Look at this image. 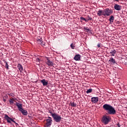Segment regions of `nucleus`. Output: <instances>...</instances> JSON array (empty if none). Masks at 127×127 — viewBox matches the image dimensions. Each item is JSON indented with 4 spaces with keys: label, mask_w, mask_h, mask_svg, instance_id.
Masks as SVG:
<instances>
[{
    "label": "nucleus",
    "mask_w": 127,
    "mask_h": 127,
    "mask_svg": "<svg viewBox=\"0 0 127 127\" xmlns=\"http://www.w3.org/2000/svg\"><path fill=\"white\" fill-rule=\"evenodd\" d=\"M103 109L108 112V115H116V110L111 105L105 104L103 106Z\"/></svg>",
    "instance_id": "f257e3e1"
},
{
    "label": "nucleus",
    "mask_w": 127,
    "mask_h": 127,
    "mask_svg": "<svg viewBox=\"0 0 127 127\" xmlns=\"http://www.w3.org/2000/svg\"><path fill=\"white\" fill-rule=\"evenodd\" d=\"M49 113L51 114V116H52V118L54 119V121H55L56 123H60V122H61L62 117H61L60 115L55 112L53 113L51 110H49Z\"/></svg>",
    "instance_id": "f03ea898"
},
{
    "label": "nucleus",
    "mask_w": 127,
    "mask_h": 127,
    "mask_svg": "<svg viewBox=\"0 0 127 127\" xmlns=\"http://www.w3.org/2000/svg\"><path fill=\"white\" fill-rule=\"evenodd\" d=\"M15 105L17 107L18 110L19 112H21V114H22L23 116H27V115H28V112L22 108V104L16 102Z\"/></svg>",
    "instance_id": "7ed1b4c3"
},
{
    "label": "nucleus",
    "mask_w": 127,
    "mask_h": 127,
    "mask_svg": "<svg viewBox=\"0 0 127 127\" xmlns=\"http://www.w3.org/2000/svg\"><path fill=\"white\" fill-rule=\"evenodd\" d=\"M110 121L111 118H110L109 116L107 115L103 116L101 119L102 123L105 125H108V124L110 123Z\"/></svg>",
    "instance_id": "20e7f679"
},
{
    "label": "nucleus",
    "mask_w": 127,
    "mask_h": 127,
    "mask_svg": "<svg viewBox=\"0 0 127 127\" xmlns=\"http://www.w3.org/2000/svg\"><path fill=\"white\" fill-rule=\"evenodd\" d=\"M111 13H113V10L110 9L109 8L103 10L104 16H110Z\"/></svg>",
    "instance_id": "39448f33"
},
{
    "label": "nucleus",
    "mask_w": 127,
    "mask_h": 127,
    "mask_svg": "<svg viewBox=\"0 0 127 127\" xmlns=\"http://www.w3.org/2000/svg\"><path fill=\"white\" fill-rule=\"evenodd\" d=\"M52 118L48 117V119L46 120V124L45 125V127H50L52 125Z\"/></svg>",
    "instance_id": "423d86ee"
},
{
    "label": "nucleus",
    "mask_w": 127,
    "mask_h": 127,
    "mask_svg": "<svg viewBox=\"0 0 127 127\" xmlns=\"http://www.w3.org/2000/svg\"><path fill=\"white\" fill-rule=\"evenodd\" d=\"M4 118L5 120H6V121H7V123H8V124H11V122H12V123H15V121L13 120V119H12L10 117H9L6 114L4 115Z\"/></svg>",
    "instance_id": "0eeeda50"
},
{
    "label": "nucleus",
    "mask_w": 127,
    "mask_h": 127,
    "mask_svg": "<svg viewBox=\"0 0 127 127\" xmlns=\"http://www.w3.org/2000/svg\"><path fill=\"white\" fill-rule=\"evenodd\" d=\"M46 64H47L48 66H50V67H52V66L54 65L53 62L50 61V60L48 58L47 59V61H46Z\"/></svg>",
    "instance_id": "6e6552de"
},
{
    "label": "nucleus",
    "mask_w": 127,
    "mask_h": 127,
    "mask_svg": "<svg viewBox=\"0 0 127 127\" xmlns=\"http://www.w3.org/2000/svg\"><path fill=\"white\" fill-rule=\"evenodd\" d=\"M99 102V98L98 97H93L91 98V102L93 104H96Z\"/></svg>",
    "instance_id": "1a4fd4ad"
},
{
    "label": "nucleus",
    "mask_w": 127,
    "mask_h": 127,
    "mask_svg": "<svg viewBox=\"0 0 127 127\" xmlns=\"http://www.w3.org/2000/svg\"><path fill=\"white\" fill-rule=\"evenodd\" d=\"M108 62L111 64V65H114L116 64V60L113 57H111L110 60L108 61Z\"/></svg>",
    "instance_id": "9d476101"
},
{
    "label": "nucleus",
    "mask_w": 127,
    "mask_h": 127,
    "mask_svg": "<svg viewBox=\"0 0 127 127\" xmlns=\"http://www.w3.org/2000/svg\"><path fill=\"white\" fill-rule=\"evenodd\" d=\"M114 9H116V10H121L122 9V6L118 4H115L114 5Z\"/></svg>",
    "instance_id": "9b49d317"
},
{
    "label": "nucleus",
    "mask_w": 127,
    "mask_h": 127,
    "mask_svg": "<svg viewBox=\"0 0 127 127\" xmlns=\"http://www.w3.org/2000/svg\"><path fill=\"white\" fill-rule=\"evenodd\" d=\"M73 59L74 60H75V61H80V60H81V55H76Z\"/></svg>",
    "instance_id": "f8f14e48"
},
{
    "label": "nucleus",
    "mask_w": 127,
    "mask_h": 127,
    "mask_svg": "<svg viewBox=\"0 0 127 127\" xmlns=\"http://www.w3.org/2000/svg\"><path fill=\"white\" fill-rule=\"evenodd\" d=\"M41 83H42L43 86H47L48 85V81L45 79L41 80Z\"/></svg>",
    "instance_id": "ddd939ff"
},
{
    "label": "nucleus",
    "mask_w": 127,
    "mask_h": 127,
    "mask_svg": "<svg viewBox=\"0 0 127 127\" xmlns=\"http://www.w3.org/2000/svg\"><path fill=\"white\" fill-rule=\"evenodd\" d=\"M17 68L21 73L23 71V67L22 66V65H21V64H18Z\"/></svg>",
    "instance_id": "4468645a"
},
{
    "label": "nucleus",
    "mask_w": 127,
    "mask_h": 127,
    "mask_svg": "<svg viewBox=\"0 0 127 127\" xmlns=\"http://www.w3.org/2000/svg\"><path fill=\"white\" fill-rule=\"evenodd\" d=\"M97 15L98 16H102V15H104V10H99L97 12Z\"/></svg>",
    "instance_id": "2eb2a0df"
},
{
    "label": "nucleus",
    "mask_w": 127,
    "mask_h": 127,
    "mask_svg": "<svg viewBox=\"0 0 127 127\" xmlns=\"http://www.w3.org/2000/svg\"><path fill=\"white\" fill-rule=\"evenodd\" d=\"M116 53H117V51H116L115 49H113L110 52V55L111 56H115Z\"/></svg>",
    "instance_id": "dca6fc26"
},
{
    "label": "nucleus",
    "mask_w": 127,
    "mask_h": 127,
    "mask_svg": "<svg viewBox=\"0 0 127 127\" xmlns=\"http://www.w3.org/2000/svg\"><path fill=\"white\" fill-rule=\"evenodd\" d=\"M38 42H40V44H41V45H42V46L45 45V44H43V41H42V38H40V39L38 40Z\"/></svg>",
    "instance_id": "f3484780"
},
{
    "label": "nucleus",
    "mask_w": 127,
    "mask_h": 127,
    "mask_svg": "<svg viewBox=\"0 0 127 127\" xmlns=\"http://www.w3.org/2000/svg\"><path fill=\"white\" fill-rule=\"evenodd\" d=\"M114 20H115V17H114L113 15L110 16L109 21L113 23L114 22Z\"/></svg>",
    "instance_id": "a211bd4d"
},
{
    "label": "nucleus",
    "mask_w": 127,
    "mask_h": 127,
    "mask_svg": "<svg viewBox=\"0 0 127 127\" xmlns=\"http://www.w3.org/2000/svg\"><path fill=\"white\" fill-rule=\"evenodd\" d=\"M4 63L5 64V67L6 69H7V70H8L9 69V68L8 67V64H7V62L5 61H4Z\"/></svg>",
    "instance_id": "6ab92c4d"
},
{
    "label": "nucleus",
    "mask_w": 127,
    "mask_h": 127,
    "mask_svg": "<svg viewBox=\"0 0 127 127\" xmlns=\"http://www.w3.org/2000/svg\"><path fill=\"white\" fill-rule=\"evenodd\" d=\"M84 30H86V32H89V31H91V29H89L87 27H84Z\"/></svg>",
    "instance_id": "aec40b11"
},
{
    "label": "nucleus",
    "mask_w": 127,
    "mask_h": 127,
    "mask_svg": "<svg viewBox=\"0 0 127 127\" xmlns=\"http://www.w3.org/2000/svg\"><path fill=\"white\" fill-rule=\"evenodd\" d=\"M10 105H13V103L14 102V101H13V99H10L9 100Z\"/></svg>",
    "instance_id": "412c9836"
},
{
    "label": "nucleus",
    "mask_w": 127,
    "mask_h": 127,
    "mask_svg": "<svg viewBox=\"0 0 127 127\" xmlns=\"http://www.w3.org/2000/svg\"><path fill=\"white\" fill-rule=\"evenodd\" d=\"M92 91H93V89H92V88L89 89L86 91V93L90 94V93H92Z\"/></svg>",
    "instance_id": "4be33fe9"
},
{
    "label": "nucleus",
    "mask_w": 127,
    "mask_h": 127,
    "mask_svg": "<svg viewBox=\"0 0 127 127\" xmlns=\"http://www.w3.org/2000/svg\"><path fill=\"white\" fill-rule=\"evenodd\" d=\"M80 20H83L84 21H85L86 22H88V20H87V19H85L84 18V17H80Z\"/></svg>",
    "instance_id": "5701e85b"
},
{
    "label": "nucleus",
    "mask_w": 127,
    "mask_h": 127,
    "mask_svg": "<svg viewBox=\"0 0 127 127\" xmlns=\"http://www.w3.org/2000/svg\"><path fill=\"white\" fill-rule=\"evenodd\" d=\"M75 47H76V46H75V44H73V43H71L70 44V48L72 49H75Z\"/></svg>",
    "instance_id": "b1692460"
},
{
    "label": "nucleus",
    "mask_w": 127,
    "mask_h": 127,
    "mask_svg": "<svg viewBox=\"0 0 127 127\" xmlns=\"http://www.w3.org/2000/svg\"><path fill=\"white\" fill-rule=\"evenodd\" d=\"M70 105L71 107H76V106H77V104L73 102V103H70Z\"/></svg>",
    "instance_id": "393cba45"
},
{
    "label": "nucleus",
    "mask_w": 127,
    "mask_h": 127,
    "mask_svg": "<svg viewBox=\"0 0 127 127\" xmlns=\"http://www.w3.org/2000/svg\"><path fill=\"white\" fill-rule=\"evenodd\" d=\"M87 18H88L86 19V20H87V22H88L89 20H92V19H93V18L90 17L89 16H88Z\"/></svg>",
    "instance_id": "a878e982"
},
{
    "label": "nucleus",
    "mask_w": 127,
    "mask_h": 127,
    "mask_svg": "<svg viewBox=\"0 0 127 127\" xmlns=\"http://www.w3.org/2000/svg\"><path fill=\"white\" fill-rule=\"evenodd\" d=\"M36 62H40V59L39 58H36L35 60Z\"/></svg>",
    "instance_id": "bb28decb"
},
{
    "label": "nucleus",
    "mask_w": 127,
    "mask_h": 127,
    "mask_svg": "<svg viewBox=\"0 0 127 127\" xmlns=\"http://www.w3.org/2000/svg\"><path fill=\"white\" fill-rule=\"evenodd\" d=\"M9 96H11V97H14V94L12 93H10L9 94Z\"/></svg>",
    "instance_id": "cd10ccee"
},
{
    "label": "nucleus",
    "mask_w": 127,
    "mask_h": 127,
    "mask_svg": "<svg viewBox=\"0 0 127 127\" xmlns=\"http://www.w3.org/2000/svg\"><path fill=\"white\" fill-rule=\"evenodd\" d=\"M97 47H98V48L101 47V44H97Z\"/></svg>",
    "instance_id": "c85d7f7f"
},
{
    "label": "nucleus",
    "mask_w": 127,
    "mask_h": 127,
    "mask_svg": "<svg viewBox=\"0 0 127 127\" xmlns=\"http://www.w3.org/2000/svg\"><path fill=\"white\" fill-rule=\"evenodd\" d=\"M12 99H13V100L14 101H17V99L15 98H12Z\"/></svg>",
    "instance_id": "c756f323"
},
{
    "label": "nucleus",
    "mask_w": 127,
    "mask_h": 127,
    "mask_svg": "<svg viewBox=\"0 0 127 127\" xmlns=\"http://www.w3.org/2000/svg\"><path fill=\"white\" fill-rule=\"evenodd\" d=\"M14 123L15 124L16 127H17V126H18V124H17V123H16L15 122V123Z\"/></svg>",
    "instance_id": "7c9ffc66"
},
{
    "label": "nucleus",
    "mask_w": 127,
    "mask_h": 127,
    "mask_svg": "<svg viewBox=\"0 0 127 127\" xmlns=\"http://www.w3.org/2000/svg\"><path fill=\"white\" fill-rule=\"evenodd\" d=\"M3 102H6V99H5L3 98Z\"/></svg>",
    "instance_id": "2f4dec72"
},
{
    "label": "nucleus",
    "mask_w": 127,
    "mask_h": 127,
    "mask_svg": "<svg viewBox=\"0 0 127 127\" xmlns=\"http://www.w3.org/2000/svg\"><path fill=\"white\" fill-rule=\"evenodd\" d=\"M115 1H119V0H114Z\"/></svg>",
    "instance_id": "473e14b6"
}]
</instances>
